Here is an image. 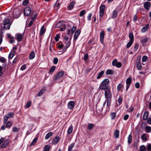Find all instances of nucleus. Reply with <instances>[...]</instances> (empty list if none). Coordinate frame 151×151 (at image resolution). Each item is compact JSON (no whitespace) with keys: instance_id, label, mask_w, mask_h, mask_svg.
I'll list each match as a JSON object with an SVG mask.
<instances>
[{"instance_id":"obj_1","label":"nucleus","mask_w":151,"mask_h":151,"mask_svg":"<svg viewBox=\"0 0 151 151\" xmlns=\"http://www.w3.org/2000/svg\"><path fill=\"white\" fill-rule=\"evenodd\" d=\"M109 82L108 79H104L100 84L99 88L102 90L106 89L105 91L104 95L106 100L103 103V106L105 105L107 102V107L110 105L111 100V93L110 91L111 88L108 87L107 86Z\"/></svg>"},{"instance_id":"obj_2","label":"nucleus","mask_w":151,"mask_h":151,"mask_svg":"<svg viewBox=\"0 0 151 151\" xmlns=\"http://www.w3.org/2000/svg\"><path fill=\"white\" fill-rule=\"evenodd\" d=\"M10 19L8 18H5L2 23L4 29L6 30L8 29L10 27L11 23L9 22Z\"/></svg>"},{"instance_id":"obj_3","label":"nucleus","mask_w":151,"mask_h":151,"mask_svg":"<svg viewBox=\"0 0 151 151\" xmlns=\"http://www.w3.org/2000/svg\"><path fill=\"white\" fill-rule=\"evenodd\" d=\"M105 8L106 6L104 5H102L100 6L99 14L100 19L103 16Z\"/></svg>"},{"instance_id":"obj_4","label":"nucleus","mask_w":151,"mask_h":151,"mask_svg":"<svg viewBox=\"0 0 151 151\" xmlns=\"http://www.w3.org/2000/svg\"><path fill=\"white\" fill-rule=\"evenodd\" d=\"M21 12L20 10L15 9L13 12V17L17 19L20 16Z\"/></svg>"},{"instance_id":"obj_5","label":"nucleus","mask_w":151,"mask_h":151,"mask_svg":"<svg viewBox=\"0 0 151 151\" xmlns=\"http://www.w3.org/2000/svg\"><path fill=\"white\" fill-rule=\"evenodd\" d=\"M31 11V9L29 7H26L24 10V15L26 16H28L30 14Z\"/></svg>"},{"instance_id":"obj_6","label":"nucleus","mask_w":151,"mask_h":151,"mask_svg":"<svg viewBox=\"0 0 151 151\" xmlns=\"http://www.w3.org/2000/svg\"><path fill=\"white\" fill-rule=\"evenodd\" d=\"M64 73V72L63 71H59L55 77L54 80H56L59 79L63 76Z\"/></svg>"},{"instance_id":"obj_7","label":"nucleus","mask_w":151,"mask_h":151,"mask_svg":"<svg viewBox=\"0 0 151 151\" xmlns=\"http://www.w3.org/2000/svg\"><path fill=\"white\" fill-rule=\"evenodd\" d=\"M151 3L148 1L145 2L143 4L145 8L147 11H149L151 6Z\"/></svg>"},{"instance_id":"obj_8","label":"nucleus","mask_w":151,"mask_h":151,"mask_svg":"<svg viewBox=\"0 0 151 151\" xmlns=\"http://www.w3.org/2000/svg\"><path fill=\"white\" fill-rule=\"evenodd\" d=\"M81 31L80 29H77L76 31L73 36L74 40H76L77 39L78 36L80 35L81 33Z\"/></svg>"},{"instance_id":"obj_9","label":"nucleus","mask_w":151,"mask_h":151,"mask_svg":"<svg viewBox=\"0 0 151 151\" xmlns=\"http://www.w3.org/2000/svg\"><path fill=\"white\" fill-rule=\"evenodd\" d=\"M24 35L22 34H17L16 35V37L18 41L20 42L22 40Z\"/></svg>"},{"instance_id":"obj_10","label":"nucleus","mask_w":151,"mask_h":151,"mask_svg":"<svg viewBox=\"0 0 151 151\" xmlns=\"http://www.w3.org/2000/svg\"><path fill=\"white\" fill-rule=\"evenodd\" d=\"M104 106H103H103L101 105H100L99 104H98L96 105V109L97 110V111H98V112H100L101 111H102L103 110V107Z\"/></svg>"},{"instance_id":"obj_11","label":"nucleus","mask_w":151,"mask_h":151,"mask_svg":"<svg viewBox=\"0 0 151 151\" xmlns=\"http://www.w3.org/2000/svg\"><path fill=\"white\" fill-rule=\"evenodd\" d=\"M60 140V138L58 136H56L52 140V142L53 144H57Z\"/></svg>"},{"instance_id":"obj_12","label":"nucleus","mask_w":151,"mask_h":151,"mask_svg":"<svg viewBox=\"0 0 151 151\" xmlns=\"http://www.w3.org/2000/svg\"><path fill=\"white\" fill-rule=\"evenodd\" d=\"M104 31L101 32L100 34V41L102 43H103L104 38Z\"/></svg>"},{"instance_id":"obj_13","label":"nucleus","mask_w":151,"mask_h":151,"mask_svg":"<svg viewBox=\"0 0 151 151\" xmlns=\"http://www.w3.org/2000/svg\"><path fill=\"white\" fill-rule=\"evenodd\" d=\"M75 105V103L74 101H70L69 102L68 104V107L70 109H72Z\"/></svg>"},{"instance_id":"obj_14","label":"nucleus","mask_w":151,"mask_h":151,"mask_svg":"<svg viewBox=\"0 0 151 151\" xmlns=\"http://www.w3.org/2000/svg\"><path fill=\"white\" fill-rule=\"evenodd\" d=\"M76 3V2L74 1H73L68 6V9L69 10H72L73 8L74 5Z\"/></svg>"},{"instance_id":"obj_15","label":"nucleus","mask_w":151,"mask_h":151,"mask_svg":"<svg viewBox=\"0 0 151 151\" xmlns=\"http://www.w3.org/2000/svg\"><path fill=\"white\" fill-rule=\"evenodd\" d=\"M149 27L148 24H147L146 26L142 27L141 29V32L142 33L145 32L148 29Z\"/></svg>"},{"instance_id":"obj_16","label":"nucleus","mask_w":151,"mask_h":151,"mask_svg":"<svg viewBox=\"0 0 151 151\" xmlns=\"http://www.w3.org/2000/svg\"><path fill=\"white\" fill-rule=\"evenodd\" d=\"M149 113L147 111H145L143 114V119L144 120H146L147 119L149 116Z\"/></svg>"},{"instance_id":"obj_17","label":"nucleus","mask_w":151,"mask_h":151,"mask_svg":"<svg viewBox=\"0 0 151 151\" xmlns=\"http://www.w3.org/2000/svg\"><path fill=\"white\" fill-rule=\"evenodd\" d=\"M46 29H45V27L44 26H42L41 28L40 34L41 36H42L43 34L45 33V32Z\"/></svg>"},{"instance_id":"obj_18","label":"nucleus","mask_w":151,"mask_h":151,"mask_svg":"<svg viewBox=\"0 0 151 151\" xmlns=\"http://www.w3.org/2000/svg\"><path fill=\"white\" fill-rule=\"evenodd\" d=\"M119 130H116L115 131L114 133V135L115 138H117L119 136Z\"/></svg>"},{"instance_id":"obj_19","label":"nucleus","mask_w":151,"mask_h":151,"mask_svg":"<svg viewBox=\"0 0 151 151\" xmlns=\"http://www.w3.org/2000/svg\"><path fill=\"white\" fill-rule=\"evenodd\" d=\"M9 143V141L8 140H6L3 144L1 145V148H4L6 147L8 145Z\"/></svg>"},{"instance_id":"obj_20","label":"nucleus","mask_w":151,"mask_h":151,"mask_svg":"<svg viewBox=\"0 0 151 151\" xmlns=\"http://www.w3.org/2000/svg\"><path fill=\"white\" fill-rule=\"evenodd\" d=\"M35 57V53L34 51H32L29 54V59L30 60L33 59Z\"/></svg>"},{"instance_id":"obj_21","label":"nucleus","mask_w":151,"mask_h":151,"mask_svg":"<svg viewBox=\"0 0 151 151\" xmlns=\"http://www.w3.org/2000/svg\"><path fill=\"white\" fill-rule=\"evenodd\" d=\"M118 12L116 9H115L113 12L112 18H114L116 17L117 16Z\"/></svg>"},{"instance_id":"obj_22","label":"nucleus","mask_w":151,"mask_h":151,"mask_svg":"<svg viewBox=\"0 0 151 151\" xmlns=\"http://www.w3.org/2000/svg\"><path fill=\"white\" fill-rule=\"evenodd\" d=\"M114 73V71L110 69H108L106 70V74L108 75L112 74H113Z\"/></svg>"},{"instance_id":"obj_23","label":"nucleus","mask_w":151,"mask_h":151,"mask_svg":"<svg viewBox=\"0 0 151 151\" xmlns=\"http://www.w3.org/2000/svg\"><path fill=\"white\" fill-rule=\"evenodd\" d=\"M53 133L52 132H50L47 133L45 135V139L46 140L48 139L52 135Z\"/></svg>"},{"instance_id":"obj_24","label":"nucleus","mask_w":151,"mask_h":151,"mask_svg":"<svg viewBox=\"0 0 151 151\" xmlns=\"http://www.w3.org/2000/svg\"><path fill=\"white\" fill-rule=\"evenodd\" d=\"M148 39V38H141L140 40V41L141 43H144L147 42Z\"/></svg>"},{"instance_id":"obj_25","label":"nucleus","mask_w":151,"mask_h":151,"mask_svg":"<svg viewBox=\"0 0 151 151\" xmlns=\"http://www.w3.org/2000/svg\"><path fill=\"white\" fill-rule=\"evenodd\" d=\"M73 130V127L72 125L70 126L68 128V131L67 133L69 134H70Z\"/></svg>"},{"instance_id":"obj_26","label":"nucleus","mask_w":151,"mask_h":151,"mask_svg":"<svg viewBox=\"0 0 151 151\" xmlns=\"http://www.w3.org/2000/svg\"><path fill=\"white\" fill-rule=\"evenodd\" d=\"M94 126V125L92 124L89 123L87 126L88 129L89 130L92 129Z\"/></svg>"},{"instance_id":"obj_27","label":"nucleus","mask_w":151,"mask_h":151,"mask_svg":"<svg viewBox=\"0 0 151 151\" xmlns=\"http://www.w3.org/2000/svg\"><path fill=\"white\" fill-rule=\"evenodd\" d=\"M6 126L7 128H10L12 125L11 122L9 121L6 123Z\"/></svg>"},{"instance_id":"obj_28","label":"nucleus","mask_w":151,"mask_h":151,"mask_svg":"<svg viewBox=\"0 0 151 151\" xmlns=\"http://www.w3.org/2000/svg\"><path fill=\"white\" fill-rule=\"evenodd\" d=\"M104 71L103 70L101 71V72H99L98 74V76L97 77V79H100L102 76V75L104 74Z\"/></svg>"},{"instance_id":"obj_29","label":"nucleus","mask_w":151,"mask_h":151,"mask_svg":"<svg viewBox=\"0 0 151 151\" xmlns=\"http://www.w3.org/2000/svg\"><path fill=\"white\" fill-rule=\"evenodd\" d=\"M146 132L147 133H150L151 131V127L149 126H146L145 127Z\"/></svg>"},{"instance_id":"obj_30","label":"nucleus","mask_w":151,"mask_h":151,"mask_svg":"<svg viewBox=\"0 0 151 151\" xmlns=\"http://www.w3.org/2000/svg\"><path fill=\"white\" fill-rule=\"evenodd\" d=\"M129 37L130 40V41H133L134 40V37L133 34L131 32L129 34Z\"/></svg>"},{"instance_id":"obj_31","label":"nucleus","mask_w":151,"mask_h":151,"mask_svg":"<svg viewBox=\"0 0 151 151\" xmlns=\"http://www.w3.org/2000/svg\"><path fill=\"white\" fill-rule=\"evenodd\" d=\"M37 140L38 138H37V137H35V138L32 141V142L30 143V145H35Z\"/></svg>"},{"instance_id":"obj_32","label":"nucleus","mask_w":151,"mask_h":151,"mask_svg":"<svg viewBox=\"0 0 151 151\" xmlns=\"http://www.w3.org/2000/svg\"><path fill=\"white\" fill-rule=\"evenodd\" d=\"M75 145V143H73L71 144L68 147V150L69 151H71L72 150L73 148V147Z\"/></svg>"},{"instance_id":"obj_33","label":"nucleus","mask_w":151,"mask_h":151,"mask_svg":"<svg viewBox=\"0 0 151 151\" xmlns=\"http://www.w3.org/2000/svg\"><path fill=\"white\" fill-rule=\"evenodd\" d=\"M141 138L142 140L146 141L147 140L146 134L145 133L142 134L141 136Z\"/></svg>"},{"instance_id":"obj_34","label":"nucleus","mask_w":151,"mask_h":151,"mask_svg":"<svg viewBox=\"0 0 151 151\" xmlns=\"http://www.w3.org/2000/svg\"><path fill=\"white\" fill-rule=\"evenodd\" d=\"M50 148V146L49 145H46L44 149V151H49Z\"/></svg>"},{"instance_id":"obj_35","label":"nucleus","mask_w":151,"mask_h":151,"mask_svg":"<svg viewBox=\"0 0 151 151\" xmlns=\"http://www.w3.org/2000/svg\"><path fill=\"white\" fill-rule=\"evenodd\" d=\"M116 114L115 112L111 113L110 114L111 119L112 120L114 119L116 116Z\"/></svg>"},{"instance_id":"obj_36","label":"nucleus","mask_w":151,"mask_h":151,"mask_svg":"<svg viewBox=\"0 0 151 151\" xmlns=\"http://www.w3.org/2000/svg\"><path fill=\"white\" fill-rule=\"evenodd\" d=\"M140 151H146V149L145 146L143 145L139 147Z\"/></svg>"},{"instance_id":"obj_37","label":"nucleus","mask_w":151,"mask_h":151,"mask_svg":"<svg viewBox=\"0 0 151 151\" xmlns=\"http://www.w3.org/2000/svg\"><path fill=\"white\" fill-rule=\"evenodd\" d=\"M122 86H123L122 85V83H120L117 86V90L118 91H120L121 90Z\"/></svg>"},{"instance_id":"obj_38","label":"nucleus","mask_w":151,"mask_h":151,"mask_svg":"<svg viewBox=\"0 0 151 151\" xmlns=\"http://www.w3.org/2000/svg\"><path fill=\"white\" fill-rule=\"evenodd\" d=\"M14 113L12 112H10L6 114V116L9 118H12L14 116Z\"/></svg>"},{"instance_id":"obj_39","label":"nucleus","mask_w":151,"mask_h":151,"mask_svg":"<svg viewBox=\"0 0 151 151\" xmlns=\"http://www.w3.org/2000/svg\"><path fill=\"white\" fill-rule=\"evenodd\" d=\"M132 136L130 134L129 135L128 137V142L129 144L130 143L132 142Z\"/></svg>"},{"instance_id":"obj_40","label":"nucleus","mask_w":151,"mask_h":151,"mask_svg":"<svg viewBox=\"0 0 151 151\" xmlns=\"http://www.w3.org/2000/svg\"><path fill=\"white\" fill-rule=\"evenodd\" d=\"M8 119L9 118H8L6 115L4 116L3 119V123L4 124H6V123L7 122Z\"/></svg>"},{"instance_id":"obj_41","label":"nucleus","mask_w":151,"mask_h":151,"mask_svg":"<svg viewBox=\"0 0 151 151\" xmlns=\"http://www.w3.org/2000/svg\"><path fill=\"white\" fill-rule=\"evenodd\" d=\"M133 41H130L129 42L127 45L126 47L127 48H129L132 44Z\"/></svg>"},{"instance_id":"obj_42","label":"nucleus","mask_w":151,"mask_h":151,"mask_svg":"<svg viewBox=\"0 0 151 151\" xmlns=\"http://www.w3.org/2000/svg\"><path fill=\"white\" fill-rule=\"evenodd\" d=\"M45 91V90L44 89H42L38 93V96H40L42 95L43 93Z\"/></svg>"},{"instance_id":"obj_43","label":"nucleus","mask_w":151,"mask_h":151,"mask_svg":"<svg viewBox=\"0 0 151 151\" xmlns=\"http://www.w3.org/2000/svg\"><path fill=\"white\" fill-rule=\"evenodd\" d=\"M148 57L147 56L144 55L143 56L142 61L143 62H145L147 60Z\"/></svg>"},{"instance_id":"obj_44","label":"nucleus","mask_w":151,"mask_h":151,"mask_svg":"<svg viewBox=\"0 0 151 151\" xmlns=\"http://www.w3.org/2000/svg\"><path fill=\"white\" fill-rule=\"evenodd\" d=\"M86 13V11L85 10H82L80 13L79 15L81 17L83 16Z\"/></svg>"},{"instance_id":"obj_45","label":"nucleus","mask_w":151,"mask_h":151,"mask_svg":"<svg viewBox=\"0 0 151 151\" xmlns=\"http://www.w3.org/2000/svg\"><path fill=\"white\" fill-rule=\"evenodd\" d=\"M55 66H52L50 70L49 73H52L55 70Z\"/></svg>"},{"instance_id":"obj_46","label":"nucleus","mask_w":151,"mask_h":151,"mask_svg":"<svg viewBox=\"0 0 151 151\" xmlns=\"http://www.w3.org/2000/svg\"><path fill=\"white\" fill-rule=\"evenodd\" d=\"M131 82V79L130 78H128L126 81L127 84L129 85L130 84Z\"/></svg>"},{"instance_id":"obj_47","label":"nucleus","mask_w":151,"mask_h":151,"mask_svg":"<svg viewBox=\"0 0 151 151\" xmlns=\"http://www.w3.org/2000/svg\"><path fill=\"white\" fill-rule=\"evenodd\" d=\"M117 62V60L116 59H114L112 62V64L113 66H116V63Z\"/></svg>"},{"instance_id":"obj_48","label":"nucleus","mask_w":151,"mask_h":151,"mask_svg":"<svg viewBox=\"0 0 151 151\" xmlns=\"http://www.w3.org/2000/svg\"><path fill=\"white\" fill-rule=\"evenodd\" d=\"M137 67L138 68V69L139 70H141V66L140 63L139 62V61L137 62Z\"/></svg>"},{"instance_id":"obj_49","label":"nucleus","mask_w":151,"mask_h":151,"mask_svg":"<svg viewBox=\"0 0 151 151\" xmlns=\"http://www.w3.org/2000/svg\"><path fill=\"white\" fill-rule=\"evenodd\" d=\"M139 47V44L138 43H136L135 44L134 47V51H137Z\"/></svg>"},{"instance_id":"obj_50","label":"nucleus","mask_w":151,"mask_h":151,"mask_svg":"<svg viewBox=\"0 0 151 151\" xmlns=\"http://www.w3.org/2000/svg\"><path fill=\"white\" fill-rule=\"evenodd\" d=\"M29 3L28 0H24L23 1L22 4L24 6L27 5Z\"/></svg>"},{"instance_id":"obj_51","label":"nucleus","mask_w":151,"mask_h":151,"mask_svg":"<svg viewBox=\"0 0 151 151\" xmlns=\"http://www.w3.org/2000/svg\"><path fill=\"white\" fill-rule=\"evenodd\" d=\"M77 27L76 26H73L71 29V34H73L76 30V29Z\"/></svg>"},{"instance_id":"obj_52","label":"nucleus","mask_w":151,"mask_h":151,"mask_svg":"<svg viewBox=\"0 0 151 151\" xmlns=\"http://www.w3.org/2000/svg\"><path fill=\"white\" fill-rule=\"evenodd\" d=\"M116 66L118 68L121 67L122 66V63L120 62H117Z\"/></svg>"},{"instance_id":"obj_53","label":"nucleus","mask_w":151,"mask_h":151,"mask_svg":"<svg viewBox=\"0 0 151 151\" xmlns=\"http://www.w3.org/2000/svg\"><path fill=\"white\" fill-rule=\"evenodd\" d=\"M58 61V59L56 57L54 58L53 59V63L54 64H56Z\"/></svg>"},{"instance_id":"obj_54","label":"nucleus","mask_w":151,"mask_h":151,"mask_svg":"<svg viewBox=\"0 0 151 151\" xmlns=\"http://www.w3.org/2000/svg\"><path fill=\"white\" fill-rule=\"evenodd\" d=\"M0 61L2 63H4L6 61V59L3 57H1L0 58Z\"/></svg>"},{"instance_id":"obj_55","label":"nucleus","mask_w":151,"mask_h":151,"mask_svg":"<svg viewBox=\"0 0 151 151\" xmlns=\"http://www.w3.org/2000/svg\"><path fill=\"white\" fill-rule=\"evenodd\" d=\"M59 35L58 34H57L56 35L55 37V40L56 42H58L59 40Z\"/></svg>"},{"instance_id":"obj_56","label":"nucleus","mask_w":151,"mask_h":151,"mask_svg":"<svg viewBox=\"0 0 151 151\" xmlns=\"http://www.w3.org/2000/svg\"><path fill=\"white\" fill-rule=\"evenodd\" d=\"M92 15V14L91 13H90L89 14L87 17V19L88 21H90L91 20Z\"/></svg>"},{"instance_id":"obj_57","label":"nucleus","mask_w":151,"mask_h":151,"mask_svg":"<svg viewBox=\"0 0 151 151\" xmlns=\"http://www.w3.org/2000/svg\"><path fill=\"white\" fill-rule=\"evenodd\" d=\"M26 68V65H23L20 68V70H24Z\"/></svg>"},{"instance_id":"obj_58","label":"nucleus","mask_w":151,"mask_h":151,"mask_svg":"<svg viewBox=\"0 0 151 151\" xmlns=\"http://www.w3.org/2000/svg\"><path fill=\"white\" fill-rule=\"evenodd\" d=\"M122 101V97H121V96H120L119 97L118 99V101L119 104H120L121 103Z\"/></svg>"},{"instance_id":"obj_59","label":"nucleus","mask_w":151,"mask_h":151,"mask_svg":"<svg viewBox=\"0 0 151 151\" xmlns=\"http://www.w3.org/2000/svg\"><path fill=\"white\" fill-rule=\"evenodd\" d=\"M31 105V102L30 101H29L27 104L26 107V108H29L30 106Z\"/></svg>"},{"instance_id":"obj_60","label":"nucleus","mask_w":151,"mask_h":151,"mask_svg":"<svg viewBox=\"0 0 151 151\" xmlns=\"http://www.w3.org/2000/svg\"><path fill=\"white\" fill-rule=\"evenodd\" d=\"M129 117V115L128 114L125 115L124 117V120H127Z\"/></svg>"},{"instance_id":"obj_61","label":"nucleus","mask_w":151,"mask_h":151,"mask_svg":"<svg viewBox=\"0 0 151 151\" xmlns=\"http://www.w3.org/2000/svg\"><path fill=\"white\" fill-rule=\"evenodd\" d=\"M147 122L149 124H151V117H149L147 119Z\"/></svg>"},{"instance_id":"obj_62","label":"nucleus","mask_w":151,"mask_h":151,"mask_svg":"<svg viewBox=\"0 0 151 151\" xmlns=\"http://www.w3.org/2000/svg\"><path fill=\"white\" fill-rule=\"evenodd\" d=\"M137 17L136 15L134 16L133 20L134 22H135L137 20Z\"/></svg>"},{"instance_id":"obj_63","label":"nucleus","mask_w":151,"mask_h":151,"mask_svg":"<svg viewBox=\"0 0 151 151\" xmlns=\"http://www.w3.org/2000/svg\"><path fill=\"white\" fill-rule=\"evenodd\" d=\"M14 54L13 53L12 54V53H10L9 55V56H8L9 58H10V59L12 58L14 56Z\"/></svg>"},{"instance_id":"obj_64","label":"nucleus","mask_w":151,"mask_h":151,"mask_svg":"<svg viewBox=\"0 0 151 151\" xmlns=\"http://www.w3.org/2000/svg\"><path fill=\"white\" fill-rule=\"evenodd\" d=\"M151 150V145L149 144L147 145V150L148 151H150Z\"/></svg>"}]
</instances>
